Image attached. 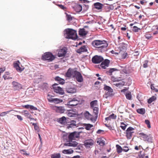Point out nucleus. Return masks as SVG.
<instances>
[{"label":"nucleus","instance_id":"nucleus-24","mask_svg":"<svg viewBox=\"0 0 158 158\" xmlns=\"http://www.w3.org/2000/svg\"><path fill=\"white\" fill-rule=\"evenodd\" d=\"M117 116L114 114H112L110 115L109 117L106 118L105 120H110L111 119H116Z\"/></svg>","mask_w":158,"mask_h":158},{"label":"nucleus","instance_id":"nucleus-39","mask_svg":"<svg viewBox=\"0 0 158 158\" xmlns=\"http://www.w3.org/2000/svg\"><path fill=\"white\" fill-rule=\"evenodd\" d=\"M113 92V90L111 91H107V92L105 93V95L106 96V98H107V97L109 96H113V94L112 93Z\"/></svg>","mask_w":158,"mask_h":158},{"label":"nucleus","instance_id":"nucleus-29","mask_svg":"<svg viewBox=\"0 0 158 158\" xmlns=\"http://www.w3.org/2000/svg\"><path fill=\"white\" fill-rule=\"evenodd\" d=\"M73 152V150L71 149H67V150H64L62 151V153L64 154H71Z\"/></svg>","mask_w":158,"mask_h":158},{"label":"nucleus","instance_id":"nucleus-3","mask_svg":"<svg viewBox=\"0 0 158 158\" xmlns=\"http://www.w3.org/2000/svg\"><path fill=\"white\" fill-rule=\"evenodd\" d=\"M55 58V56L50 52H47L44 53L42 57V59L43 60H48V62L52 61Z\"/></svg>","mask_w":158,"mask_h":158},{"label":"nucleus","instance_id":"nucleus-61","mask_svg":"<svg viewBox=\"0 0 158 158\" xmlns=\"http://www.w3.org/2000/svg\"><path fill=\"white\" fill-rule=\"evenodd\" d=\"M5 70V68H0V73H2Z\"/></svg>","mask_w":158,"mask_h":158},{"label":"nucleus","instance_id":"nucleus-40","mask_svg":"<svg viewBox=\"0 0 158 158\" xmlns=\"http://www.w3.org/2000/svg\"><path fill=\"white\" fill-rule=\"evenodd\" d=\"M60 153L54 154L52 155L51 158H60Z\"/></svg>","mask_w":158,"mask_h":158},{"label":"nucleus","instance_id":"nucleus-36","mask_svg":"<svg viewBox=\"0 0 158 158\" xmlns=\"http://www.w3.org/2000/svg\"><path fill=\"white\" fill-rule=\"evenodd\" d=\"M23 113L24 116L27 118H28L30 116H31V114L27 110H23Z\"/></svg>","mask_w":158,"mask_h":158},{"label":"nucleus","instance_id":"nucleus-64","mask_svg":"<svg viewBox=\"0 0 158 158\" xmlns=\"http://www.w3.org/2000/svg\"><path fill=\"white\" fill-rule=\"evenodd\" d=\"M138 51H136L135 52H134V56H137V55H139V54L138 53Z\"/></svg>","mask_w":158,"mask_h":158},{"label":"nucleus","instance_id":"nucleus-31","mask_svg":"<svg viewBox=\"0 0 158 158\" xmlns=\"http://www.w3.org/2000/svg\"><path fill=\"white\" fill-rule=\"evenodd\" d=\"M156 98L155 96H152L148 100V102L149 104H150L153 101L156 100Z\"/></svg>","mask_w":158,"mask_h":158},{"label":"nucleus","instance_id":"nucleus-37","mask_svg":"<svg viewBox=\"0 0 158 158\" xmlns=\"http://www.w3.org/2000/svg\"><path fill=\"white\" fill-rule=\"evenodd\" d=\"M125 96L127 99L130 100L131 99L132 96L131 92H127L125 94Z\"/></svg>","mask_w":158,"mask_h":158},{"label":"nucleus","instance_id":"nucleus-38","mask_svg":"<svg viewBox=\"0 0 158 158\" xmlns=\"http://www.w3.org/2000/svg\"><path fill=\"white\" fill-rule=\"evenodd\" d=\"M104 89L106 91H111L113 90L110 87L106 85H104Z\"/></svg>","mask_w":158,"mask_h":158},{"label":"nucleus","instance_id":"nucleus-60","mask_svg":"<svg viewBox=\"0 0 158 158\" xmlns=\"http://www.w3.org/2000/svg\"><path fill=\"white\" fill-rule=\"evenodd\" d=\"M58 6H59L60 8L62 9L63 10H64L65 8L64 7L63 5H57Z\"/></svg>","mask_w":158,"mask_h":158},{"label":"nucleus","instance_id":"nucleus-58","mask_svg":"<svg viewBox=\"0 0 158 158\" xmlns=\"http://www.w3.org/2000/svg\"><path fill=\"white\" fill-rule=\"evenodd\" d=\"M117 69L115 68H112L110 69L109 70V72L110 73H111L114 71H115L116 70H117Z\"/></svg>","mask_w":158,"mask_h":158},{"label":"nucleus","instance_id":"nucleus-18","mask_svg":"<svg viewBox=\"0 0 158 158\" xmlns=\"http://www.w3.org/2000/svg\"><path fill=\"white\" fill-rule=\"evenodd\" d=\"M74 10L77 13L80 12L82 10V8L81 5L76 4L73 7Z\"/></svg>","mask_w":158,"mask_h":158},{"label":"nucleus","instance_id":"nucleus-20","mask_svg":"<svg viewBox=\"0 0 158 158\" xmlns=\"http://www.w3.org/2000/svg\"><path fill=\"white\" fill-rule=\"evenodd\" d=\"M87 51L86 47L85 46H83L81 47L79 49L77 50V52L80 53L82 52H85Z\"/></svg>","mask_w":158,"mask_h":158},{"label":"nucleus","instance_id":"nucleus-7","mask_svg":"<svg viewBox=\"0 0 158 158\" xmlns=\"http://www.w3.org/2000/svg\"><path fill=\"white\" fill-rule=\"evenodd\" d=\"M139 135L144 140L147 141L149 143L152 142V137L150 135H147L143 133H140Z\"/></svg>","mask_w":158,"mask_h":158},{"label":"nucleus","instance_id":"nucleus-50","mask_svg":"<svg viewBox=\"0 0 158 158\" xmlns=\"http://www.w3.org/2000/svg\"><path fill=\"white\" fill-rule=\"evenodd\" d=\"M48 102H50L53 103L54 98H52L50 97L49 95H48Z\"/></svg>","mask_w":158,"mask_h":158},{"label":"nucleus","instance_id":"nucleus-32","mask_svg":"<svg viewBox=\"0 0 158 158\" xmlns=\"http://www.w3.org/2000/svg\"><path fill=\"white\" fill-rule=\"evenodd\" d=\"M53 100V103L55 104H58L63 102V100L62 99L57 98H54Z\"/></svg>","mask_w":158,"mask_h":158},{"label":"nucleus","instance_id":"nucleus-48","mask_svg":"<svg viewBox=\"0 0 158 158\" xmlns=\"http://www.w3.org/2000/svg\"><path fill=\"white\" fill-rule=\"evenodd\" d=\"M10 111H8L6 112H4L1 113L0 114V116H4L6 115V114H8Z\"/></svg>","mask_w":158,"mask_h":158},{"label":"nucleus","instance_id":"nucleus-4","mask_svg":"<svg viewBox=\"0 0 158 158\" xmlns=\"http://www.w3.org/2000/svg\"><path fill=\"white\" fill-rule=\"evenodd\" d=\"M79 101L77 98H72L69 99L66 105H67L68 107L71 108L77 105Z\"/></svg>","mask_w":158,"mask_h":158},{"label":"nucleus","instance_id":"nucleus-33","mask_svg":"<svg viewBox=\"0 0 158 158\" xmlns=\"http://www.w3.org/2000/svg\"><path fill=\"white\" fill-rule=\"evenodd\" d=\"M117 152L118 153H121L123 151V148L121 147L119 145H116Z\"/></svg>","mask_w":158,"mask_h":158},{"label":"nucleus","instance_id":"nucleus-10","mask_svg":"<svg viewBox=\"0 0 158 158\" xmlns=\"http://www.w3.org/2000/svg\"><path fill=\"white\" fill-rule=\"evenodd\" d=\"M103 44H100L98 48V51L101 52L105 51L108 46L106 41L105 40V42H103Z\"/></svg>","mask_w":158,"mask_h":158},{"label":"nucleus","instance_id":"nucleus-34","mask_svg":"<svg viewBox=\"0 0 158 158\" xmlns=\"http://www.w3.org/2000/svg\"><path fill=\"white\" fill-rule=\"evenodd\" d=\"M84 126L85 128L87 130H89L91 127H93V126L90 124H84Z\"/></svg>","mask_w":158,"mask_h":158},{"label":"nucleus","instance_id":"nucleus-47","mask_svg":"<svg viewBox=\"0 0 158 158\" xmlns=\"http://www.w3.org/2000/svg\"><path fill=\"white\" fill-rule=\"evenodd\" d=\"M20 152L24 155L27 156L29 155V154L27 153L26 152L23 150H20Z\"/></svg>","mask_w":158,"mask_h":158},{"label":"nucleus","instance_id":"nucleus-2","mask_svg":"<svg viewBox=\"0 0 158 158\" xmlns=\"http://www.w3.org/2000/svg\"><path fill=\"white\" fill-rule=\"evenodd\" d=\"M64 35L67 39L75 40L77 38L76 31L72 29L67 28L64 31Z\"/></svg>","mask_w":158,"mask_h":158},{"label":"nucleus","instance_id":"nucleus-15","mask_svg":"<svg viewBox=\"0 0 158 158\" xmlns=\"http://www.w3.org/2000/svg\"><path fill=\"white\" fill-rule=\"evenodd\" d=\"M74 78H76L79 82H81L83 81V78L81 73L77 71Z\"/></svg>","mask_w":158,"mask_h":158},{"label":"nucleus","instance_id":"nucleus-52","mask_svg":"<svg viewBox=\"0 0 158 158\" xmlns=\"http://www.w3.org/2000/svg\"><path fill=\"white\" fill-rule=\"evenodd\" d=\"M123 151L125 152H127L129 150L128 147L127 146H124L123 147Z\"/></svg>","mask_w":158,"mask_h":158},{"label":"nucleus","instance_id":"nucleus-27","mask_svg":"<svg viewBox=\"0 0 158 158\" xmlns=\"http://www.w3.org/2000/svg\"><path fill=\"white\" fill-rule=\"evenodd\" d=\"M77 126L76 122L74 121H72L71 123L68 125V128H74Z\"/></svg>","mask_w":158,"mask_h":158},{"label":"nucleus","instance_id":"nucleus-53","mask_svg":"<svg viewBox=\"0 0 158 158\" xmlns=\"http://www.w3.org/2000/svg\"><path fill=\"white\" fill-rule=\"evenodd\" d=\"M66 16L67 19L68 21H70L72 20V18L71 15H67Z\"/></svg>","mask_w":158,"mask_h":158},{"label":"nucleus","instance_id":"nucleus-35","mask_svg":"<svg viewBox=\"0 0 158 158\" xmlns=\"http://www.w3.org/2000/svg\"><path fill=\"white\" fill-rule=\"evenodd\" d=\"M137 112L139 114H143L145 112V110L144 108L139 109L137 110Z\"/></svg>","mask_w":158,"mask_h":158},{"label":"nucleus","instance_id":"nucleus-49","mask_svg":"<svg viewBox=\"0 0 158 158\" xmlns=\"http://www.w3.org/2000/svg\"><path fill=\"white\" fill-rule=\"evenodd\" d=\"M145 123L147 125V127L148 128L151 127L150 122L148 120H145Z\"/></svg>","mask_w":158,"mask_h":158},{"label":"nucleus","instance_id":"nucleus-13","mask_svg":"<svg viewBox=\"0 0 158 158\" xmlns=\"http://www.w3.org/2000/svg\"><path fill=\"white\" fill-rule=\"evenodd\" d=\"M94 143V141L92 139H90L86 140L85 141L84 145L86 148H88L93 146Z\"/></svg>","mask_w":158,"mask_h":158},{"label":"nucleus","instance_id":"nucleus-44","mask_svg":"<svg viewBox=\"0 0 158 158\" xmlns=\"http://www.w3.org/2000/svg\"><path fill=\"white\" fill-rule=\"evenodd\" d=\"M32 123V125L34 126V128L35 130L37 131H39V127L37 125V124L34 123Z\"/></svg>","mask_w":158,"mask_h":158},{"label":"nucleus","instance_id":"nucleus-59","mask_svg":"<svg viewBox=\"0 0 158 158\" xmlns=\"http://www.w3.org/2000/svg\"><path fill=\"white\" fill-rule=\"evenodd\" d=\"M15 116H16L18 119L20 121H22L23 120V118L21 116L19 115H16Z\"/></svg>","mask_w":158,"mask_h":158},{"label":"nucleus","instance_id":"nucleus-28","mask_svg":"<svg viewBox=\"0 0 158 158\" xmlns=\"http://www.w3.org/2000/svg\"><path fill=\"white\" fill-rule=\"evenodd\" d=\"M79 35L81 36L85 35L86 34V33L84 29L83 28L80 29L79 31Z\"/></svg>","mask_w":158,"mask_h":158},{"label":"nucleus","instance_id":"nucleus-16","mask_svg":"<svg viewBox=\"0 0 158 158\" xmlns=\"http://www.w3.org/2000/svg\"><path fill=\"white\" fill-rule=\"evenodd\" d=\"M53 109L55 110L56 112L62 113L65 111V110L64 107L62 106H54L53 107Z\"/></svg>","mask_w":158,"mask_h":158},{"label":"nucleus","instance_id":"nucleus-42","mask_svg":"<svg viewBox=\"0 0 158 158\" xmlns=\"http://www.w3.org/2000/svg\"><path fill=\"white\" fill-rule=\"evenodd\" d=\"M97 101L96 100L92 101L90 103V106L91 107H95L97 104Z\"/></svg>","mask_w":158,"mask_h":158},{"label":"nucleus","instance_id":"nucleus-30","mask_svg":"<svg viewBox=\"0 0 158 158\" xmlns=\"http://www.w3.org/2000/svg\"><path fill=\"white\" fill-rule=\"evenodd\" d=\"M93 108V112L95 114V118H97L98 115V108L97 107H95Z\"/></svg>","mask_w":158,"mask_h":158},{"label":"nucleus","instance_id":"nucleus-26","mask_svg":"<svg viewBox=\"0 0 158 158\" xmlns=\"http://www.w3.org/2000/svg\"><path fill=\"white\" fill-rule=\"evenodd\" d=\"M23 107L27 109H30L31 110H36L37 109V108L34 106L30 105H24L23 106Z\"/></svg>","mask_w":158,"mask_h":158},{"label":"nucleus","instance_id":"nucleus-25","mask_svg":"<svg viewBox=\"0 0 158 158\" xmlns=\"http://www.w3.org/2000/svg\"><path fill=\"white\" fill-rule=\"evenodd\" d=\"M58 122L62 124H64L66 123V118L65 117L63 116L58 119Z\"/></svg>","mask_w":158,"mask_h":158},{"label":"nucleus","instance_id":"nucleus-45","mask_svg":"<svg viewBox=\"0 0 158 158\" xmlns=\"http://www.w3.org/2000/svg\"><path fill=\"white\" fill-rule=\"evenodd\" d=\"M127 126V125L124 124L123 123L121 122V123L120 127L123 130H125L126 129Z\"/></svg>","mask_w":158,"mask_h":158},{"label":"nucleus","instance_id":"nucleus-43","mask_svg":"<svg viewBox=\"0 0 158 158\" xmlns=\"http://www.w3.org/2000/svg\"><path fill=\"white\" fill-rule=\"evenodd\" d=\"M67 92L69 93H74L76 92V90L74 89L69 88L67 89Z\"/></svg>","mask_w":158,"mask_h":158},{"label":"nucleus","instance_id":"nucleus-6","mask_svg":"<svg viewBox=\"0 0 158 158\" xmlns=\"http://www.w3.org/2000/svg\"><path fill=\"white\" fill-rule=\"evenodd\" d=\"M53 88L55 92L61 95L64 94V92L63 89L58 86V84H55L53 85Z\"/></svg>","mask_w":158,"mask_h":158},{"label":"nucleus","instance_id":"nucleus-1","mask_svg":"<svg viewBox=\"0 0 158 158\" xmlns=\"http://www.w3.org/2000/svg\"><path fill=\"white\" fill-rule=\"evenodd\" d=\"M79 136V134L77 132H74L70 133L68 136L69 141L68 143H64V145L69 147H76L78 144V143L72 140L75 139L76 138H77Z\"/></svg>","mask_w":158,"mask_h":158},{"label":"nucleus","instance_id":"nucleus-12","mask_svg":"<svg viewBox=\"0 0 158 158\" xmlns=\"http://www.w3.org/2000/svg\"><path fill=\"white\" fill-rule=\"evenodd\" d=\"M84 116L85 118L88 119L90 120L93 122H95L96 120V118L94 117L91 114L88 112L86 111L84 114Z\"/></svg>","mask_w":158,"mask_h":158},{"label":"nucleus","instance_id":"nucleus-5","mask_svg":"<svg viewBox=\"0 0 158 158\" xmlns=\"http://www.w3.org/2000/svg\"><path fill=\"white\" fill-rule=\"evenodd\" d=\"M77 69L76 68L72 69L69 68L65 73V76L69 78H73L77 73Z\"/></svg>","mask_w":158,"mask_h":158},{"label":"nucleus","instance_id":"nucleus-62","mask_svg":"<svg viewBox=\"0 0 158 158\" xmlns=\"http://www.w3.org/2000/svg\"><path fill=\"white\" fill-rule=\"evenodd\" d=\"M103 131V130H98L97 131V133L98 134H100Z\"/></svg>","mask_w":158,"mask_h":158},{"label":"nucleus","instance_id":"nucleus-51","mask_svg":"<svg viewBox=\"0 0 158 158\" xmlns=\"http://www.w3.org/2000/svg\"><path fill=\"white\" fill-rule=\"evenodd\" d=\"M140 30V28H138L136 26H134L133 27V31L135 32H138L139 30Z\"/></svg>","mask_w":158,"mask_h":158},{"label":"nucleus","instance_id":"nucleus-54","mask_svg":"<svg viewBox=\"0 0 158 158\" xmlns=\"http://www.w3.org/2000/svg\"><path fill=\"white\" fill-rule=\"evenodd\" d=\"M148 61L147 60H145L143 64V67L144 68H146L148 67Z\"/></svg>","mask_w":158,"mask_h":158},{"label":"nucleus","instance_id":"nucleus-22","mask_svg":"<svg viewBox=\"0 0 158 158\" xmlns=\"http://www.w3.org/2000/svg\"><path fill=\"white\" fill-rule=\"evenodd\" d=\"M19 64H20L19 62V61H18L16 63H15L14 64V66L17 71H22V70L20 67L19 65Z\"/></svg>","mask_w":158,"mask_h":158},{"label":"nucleus","instance_id":"nucleus-63","mask_svg":"<svg viewBox=\"0 0 158 158\" xmlns=\"http://www.w3.org/2000/svg\"><path fill=\"white\" fill-rule=\"evenodd\" d=\"M70 158H80V156L78 155L75 156L73 157H70Z\"/></svg>","mask_w":158,"mask_h":158},{"label":"nucleus","instance_id":"nucleus-19","mask_svg":"<svg viewBox=\"0 0 158 158\" xmlns=\"http://www.w3.org/2000/svg\"><path fill=\"white\" fill-rule=\"evenodd\" d=\"M13 86L15 89H19L21 88V85L17 82L13 81L12 83Z\"/></svg>","mask_w":158,"mask_h":158},{"label":"nucleus","instance_id":"nucleus-23","mask_svg":"<svg viewBox=\"0 0 158 158\" xmlns=\"http://www.w3.org/2000/svg\"><path fill=\"white\" fill-rule=\"evenodd\" d=\"M95 8L98 10L101 9L103 6V5L100 2H96L94 4Z\"/></svg>","mask_w":158,"mask_h":158},{"label":"nucleus","instance_id":"nucleus-21","mask_svg":"<svg viewBox=\"0 0 158 158\" xmlns=\"http://www.w3.org/2000/svg\"><path fill=\"white\" fill-rule=\"evenodd\" d=\"M55 79L56 81H58L59 83L60 84L63 85L65 83L64 80L59 77H56L55 78Z\"/></svg>","mask_w":158,"mask_h":158},{"label":"nucleus","instance_id":"nucleus-41","mask_svg":"<svg viewBox=\"0 0 158 158\" xmlns=\"http://www.w3.org/2000/svg\"><path fill=\"white\" fill-rule=\"evenodd\" d=\"M67 115L69 117H74L76 116V114L72 112H69L67 113Z\"/></svg>","mask_w":158,"mask_h":158},{"label":"nucleus","instance_id":"nucleus-9","mask_svg":"<svg viewBox=\"0 0 158 158\" xmlns=\"http://www.w3.org/2000/svg\"><path fill=\"white\" fill-rule=\"evenodd\" d=\"M103 60V57L101 56L97 55L94 56L92 59V62L94 64H98L102 62Z\"/></svg>","mask_w":158,"mask_h":158},{"label":"nucleus","instance_id":"nucleus-56","mask_svg":"<svg viewBox=\"0 0 158 158\" xmlns=\"http://www.w3.org/2000/svg\"><path fill=\"white\" fill-rule=\"evenodd\" d=\"M145 36V38L148 39H150L152 37L151 35L148 34H146Z\"/></svg>","mask_w":158,"mask_h":158},{"label":"nucleus","instance_id":"nucleus-11","mask_svg":"<svg viewBox=\"0 0 158 158\" xmlns=\"http://www.w3.org/2000/svg\"><path fill=\"white\" fill-rule=\"evenodd\" d=\"M57 56L59 57H63L65 55L67 52V49L66 48H60L57 50Z\"/></svg>","mask_w":158,"mask_h":158},{"label":"nucleus","instance_id":"nucleus-14","mask_svg":"<svg viewBox=\"0 0 158 158\" xmlns=\"http://www.w3.org/2000/svg\"><path fill=\"white\" fill-rule=\"evenodd\" d=\"M103 42H105V40H95L92 42V44L93 46L98 48L100 44H103Z\"/></svg>","mask_w":158,"mask_h":158},{"label":"nucleus","instance_id":"nucleus-17","mask_svg":"<svg viewBox=\"0 0 158 158\" xmlns=\"http://www.w3.org/2000/svg\"><path fill=\"white\" fill-rule=\"evenodd\" d=\"M110 60L108 59H106L103 61L100 65V66L103 69H106L107 67L110 63Z\"/></svg>","mask_w":158,"mask_h":158},{"label":"nucleus","instance_id":"nucleus-55","mask_svg":"<svg viewBox=\"0 0 158 158\" xmlns=\"http://www.w3.org/2000/svg\"><path fill=\"white\" fill-rule=\"evenodd\" d=\"M124 84V83L123 82L122 83H119L116 84V86L117 87L121 86L123 85Z\"/></svg>","mask_w":158,"mask_h":158},{"label":"nucleus","instance_id":"nucleus-57","mask_svg":"<svg viewBox=\"0 0 158 158\" xmlns=\"http://www.w3.org/2000/svg\"><path fill=\"white\" fill-rule=\"evenodd\" d=\"M127 53H126V52H125V53H124L123 54H122V58L123 59H125L127 56Z\"/></svg>","mask_w":158,"mask_h":158},{"label":"nucleus","instance_id":"nucleus-8","mask_svg":"<svg viewBox=\"0 0 158 158\" xmlns=\"http://www.w3.org/2000/svg\"><path fill=\"white\" fill-rule=\"evenodd\" d=\"M134 129L131 127H129L126 131V136L128 139H130L132 136V134L134 133L133 131Z\"/></svg>","mask_w":158,"mask_h":158},{"label":"nucleus","instance_id":"nucleus-46","mask_svg":"<svg viewBox=\"0 0 158 158\" xmlns=\"http://www.w3.org/2000/svg\"><path fill=\"white\" fill-rule=\"evenodd\" d=\"M97 143H99L100 145L103 146L105 145V141L103 140L97 141Z\"/></svg>","mask_w":158,"mask_h":158}]
</instances>
